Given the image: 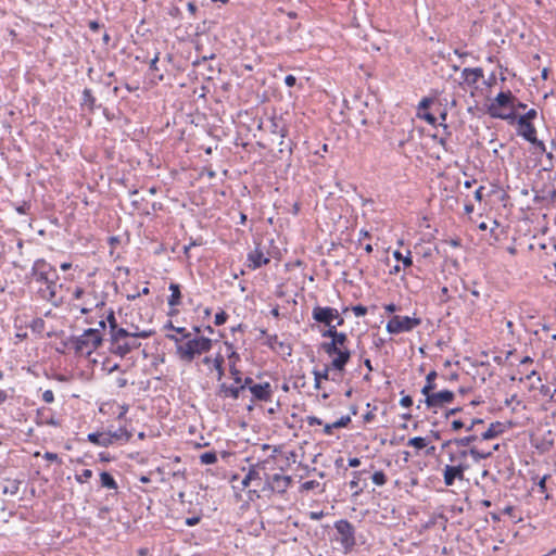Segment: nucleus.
Masks as SVG:
<instances>
[{
	"label": "nucleus",
	"mask_w": 556,
	"mask_h": 556,
	"mask_svg": "<svg viewBox=\"0 0 556 556\" xmlns=\"http://www.w3.org/2000/svg\"><path fill=\"white\" fill-rule=\"evenodd\" d=\"M468 457L470 456L475 463H479L482 459L489 458L492 455V451L478 450L477 447H471L467 450Z\"/></svg>",
	"instance_id": "26"
},
{
	"label": "nucleus",
	"mask_w": 556,
	"mask_h": 556,
	"mask_svg": "<svg viewBox=\"0 0 556 556\" xmlns=\"http://www.w3.org/2000/svg\"><path fill=\"white\" fill-rule=\"evenodd\" d=\"M42 400L46 402V403H52L53 400H54V394L51 390H46L43 393H42Z\"/></svg>",
	"instance_id": "52"
},
{
	"label": "nucleus",
	"mask_w": 556,
	"mask_h": 556,
	"mask_svg": "<svg viewBox=\"0 0 556 556\" xmlns=\"http://www.w3.org/2000/svg\"><path fill=\"white\" fill-rule=\"evenodd\" d=\"M227 314L225 312H219L215 315V325L220 326L226 323Z\"/></svg>",
	"instance_id": "50"
},
{
	"label": "nucleus",
	"mask_w": 556,
	"mask_h": 556,
	"mask_svg": "<svg viewBox=\"0 0 556 556\" xmlns=\"http://www.w3.org/2000/svg\"><path fill=\"white\" fill-rule=\"evenodd\" d=\"M241 384H244V388H245V387H249V388H250V386H253V384H254V383H253V379H252V378H250V377H248V378H245L244 380H242Z\"/></svg>",
	"instance_id": "61"
},
{
	"label": "nucleus",
	"mask_w": 556,
	"mask_h": 556,
	"mask_svg": "<svg viewBox=\"0 0 556 556\" xmlns=\"http://www.w3.org/2000/svg\"><path fill=\"white\" fill-rule=\"evenodd\" d=\"M223 345H224V349H225L226 356H227V358L229 361V364H233L235 366H237V363L239 362L240 356L235 351L233 345L228 343V342H224Z\"/></svg>",
	"instance_id": "31"
},
{
	"label": "nucleus",
	"mask_w": 556,
	"mask_h": 556,
	"mask_svg": "<svg viewBox=\"0 0 556 556\" xmlns=\"http://www.w3.org/2000/svg\"><path fill=\"white\" fill-rule=\"evenodd\" d=\"M92 477V470L90 469H84L79 476L76 477V480L79 483H84L88 481Z\"/></svg>",
	"instance_id": "43"
},
{
	"label": "nucleus",
	"mask_w": 556,
	"mask_h": 556,
	"mask_svg": "<svg viewBox=\"0 0 556 556\" xmlns=\"http://www.w3.org/2000/svg\"><path fill=\"white\" fill-rule=\"evenodd\" d=\"M59 275L56 269L45 260L34 262L30 271V283L35 285L39 295L49 302L56 298Z\"/></svg>",
	"instance_id": "1"
},
{
	"label": "nucleus",
	"mask_w": 556,
	"mask_h": 556,
	"mask_svg": "<svg viewBox=\"0 0 556 556\" xmlns=\"http://www.w3.org/2000/svg\"><path fill=\"white\" fill-rule=\"evenodd\" d=\"M169 338L176 343V356L181 362L188 364L192 363L201 355L208 353L213 348V340L203 336L191 337L190 333H186L182 339H178L174 336Z\"/></svg>",
	"instance_id": "2"
},
{
	"label": "nucleus",
	"mask_w": 556,
	"mask_h": 556,
	"mask_svg": "<svg viewBox=\"0 0 556 556\" xmlns=\"http://www.w3.org/2000/svg\"><path fill=\"white\" fill-rule=\"evenodd\" d=\"M169 290H170V296L168 298V305L169 306L179 305L180 298H181L179 286L176 283H170Z\"/></svg>",
	"instance_id": "29"
},
{
	"label": "nucleus",
	"mask_w": 556,
	"mask_h": 556,
	"mask_svg": "<svg viewBox=\"0 0 556 556\" xmlns=\"http://www.w3.org/2000/svg\"><path fill=\"white\" fill-rule=\"evenodd\" d=\"M538 113L534 109L529 110L525 115H521L518 119L530 122L536 117Z\"/></svg>",
	"instance_id": "49"
},
{
	"label": "nucleus",
	"mask_w": 556,
	"mask_h": 556,
	"mask_svg": "<svg viewBox=\"0 0 556 556\" xmlns=\"http://www.w3.org/2000/svg\"><path fill=\"white\" fill-rule=\"evenodd\" d=\"M265 472V465L264 464H256L252 466L249 470V472L245 475L243 480L241 481V484L243 488H247L251 484L252 481L256 480H263L262 473Z\"/></svg>",
	"instance_id": "17"
},
{
	"label": "nucleus",
	"mask_w": 556,
	"mask_h": 556,
	"mask_svg": "<svg viewBox=\"0 0 556 556\" xmlns=\"http://www.w3.org/2000/svg\"><path fill=\"white\" fill-rule=\"evenodd\" d=\"M203 355V357H199V361L195 362V367L199 371H203L206 375L216 372V378L220 381L224 376V356L222 353H217L215 356L206 354Z\"/></svg>",
	"instance_id": "5"
},
{
	"label": "nucleus",
	"mask_w": 556,
	"mask_h": 556,
	"mask_svg": "<svg viewBox=\"0 0 556 556\" xmlns=\"http://www.w3.org/2000/svg\"><path fill=\"white\" fill-rule=\"evenodd\" d=\"M348 334L341 333L340 336H336V338L331 339L330 342H324L321 344L323 350L329 356H332L336 352H340L342 350H346Z\"/></svg>",
	"instance_id": "11"
},
{
	"label": "nucleus",
	"mask_w": 556,
	"mask_h": 556,
	"mask_svg": "<svg viewBox=\"0 0 556 556\" xmlns=\"http://www.w3.org/2000/svg\"><path fill=\"white\" fill-rule=\"evenodd\" d=\"M476 439H477L476 435H469V437H464V438L455 439L454 443L456 445H458V446H468Z\"/></svg>",
	"instance_id": "42"
},
{
	"label": "nucleus",
	"mask_w": 556,
	"mask_h": 556,
	"mask_svg": "<svg viewBox=\"0 0 556 556\" xmlns=\"http://www.w3.org/2000/svg\"><path fill=\"white\" fill-rule=\"evenodd\" d=\"M421 320L417 317L394 315L387 324L386 329L391 334L412 331Z\"/></svg>",
	"instance_id": "6"
},
{
	"label": "nucleus",
	"mask_w": 556,
	"mask_h": 556,
	"mask_svg": "<svg viewBox=\"0 0 556 556\" xmlns=\"http://www.w3.org/2000/svg\"><path fill=\"white\" fill-rule=\"evenodd\" d=\"M483 420L479 418H470L469 420L466 419V430L471 431L476 425L482 424Z\"/></svg>",
	"instance_id": "47"
},
{
	"label": "nucleus",
	"mask_w": 556,
	"mask_h": 556,
	"mask_svg": "<svg viewBox=\"0 0 556 556\" xmlns=\"http://www.w3.org/2000/svg\"><path fill=\"white\" fill-rule=\"evenodd\" d=\"M84 294V289L80 288V287H77L74 292H73V295L75 299H80Z\"/></svg>",
	"instance_id": "58"
},
{
	"label": "nucleus",
	"mask_w": 556,
	"mask_h": 556,
	"mask_svg": "<svg viewBox=\"0 0 556 556\" xmlns=\"http://www.w3.org/2000/svg\"><path fill=\"white\" fill-rule=\"evenodd\" d=\"M248 261L250 262L249 266L253 269H256L263 265H266L269 262V257L264 254L260 247H256L248 254Z\"/></svg>",
	"instance_id": "16"
},
{
	"label": "nucleus",
	"mask_w": 556,
	"mask_h": 556,
	"mask_svg": "<svg viewBox=\"0 0 556 556\" xmlns=\"http://www.w3.org/2000/svg\"><path fill=\"white\" fill-rule=\"evenodd\" d=\"M150 330H138L128 331L126 329H119L112 334L111 339V351L113 354L124 357L131 351L140 346L139 339H146L152 336Z\"/></svg>",
	"instance_id": "3"
},
{
	"label": "nucleus",
	"mask_w": 556,
	"mask_h": 556,
	"mask_svg": "<svg viewBox=\"0 0 556 556\" xmlns=\"http://www.w3.org/2000/svg\"><path fill=\"white\" fill-rule=\"evenodd\" d=\"M371 479L376 485H383L387 482L386 475L382 471H376Z\"/></svg>",
	"instance_id": "41"
},
{
	"label": "nucleus",
	"mask_w": 556,
	"mask_h": 556,
	"mask_svg": "<svg viewBox=\"0 0 556 556\" xmlns=\"http://www.w3.org/2000/svg\"><path fill=\"white\" fill-rule=\"evenodd\" d=\"M83 102H84V105H87L89 109H92V106L94 104V98L89 89L84 90Z\"/></svg>",
	"instance_id": "39"
},
{
	"label": "nucleus",
	"mask_w": 556,
	"mask_h": 556,
	"mask_svg": "<svg viewBox=\"0 0 556 556\" xmlns=\"http://www.w3.org/2000/svg\"><path fill=\"white\" fill-rule=\"evenodd\" d=\"M21 481L16 479H7L0 483L1 492L4 495L14 496L20 491Z\"/></svg>",
	"instance_id": "22"
},
{
	"label": "nucleus",
	"mask_w": 556,
	"mask_h": 556,
	"mask_svg": "<svg viewBox=\"0 0 556 556\" xmlns=\"http://www.w3.org/2000/svg\"><path fill=\"white\" fill-rule=\"evenodd\" d=\"M519 134L530 142H535V128L531 124V122H526L523 119H518Z\"/></svg>",
	"instance_id": "21"
},
{
	"label": "nucleus",
	"mask_w": 556,
	"mask_h": 556,
	"mask_svg": "<svg viewBox=\"0 0 556 556\" xmlns=\"http://www.w3.org/2000/svg\"><path fill=\"white\" fill-rule=\"evenodd\" d=\"M336 326H342L344 324L343 317L338 313V318H334Z\"/></svg>",
	"instance_id": "62"
},
{
	"label": "nucleus",
	"mask_w": 556,
	"mask_h": 556,
	"mask_svg": "<svg viewBox=\"0 0 556 556\" xmlns=\"http://www.w3.org/2000/svg\"><path fill=\"white\" fill-rule=\"evenodd\" d=\"M102 342V336L98 329H87L75 340L77 353L89 356Z\"/></svg>",
	"instance_id": "4"
},
{
	"label": "nucleus",
	"mask_w": 556,
	"mask_h": 556,
	"mask_svg": "<svg viewBox=\"0 0 556 556\" xmlns=\"http://www.w3.org/2000/svg\"><path fill=\"white\" fill-rule=\"evenodd\" d=\"M503 425L501 422L491 424L486 431L482 433L483 440H490L503 432Z\"/></svg>",
	"instance_id": "25"
},
{
	"label": "nucleus",
	"mask_w": 556,
	"mask_h": 556,
	"mask_svg": "<svg viewBox=\"0 0 556 556\" xmlns=\"http://www.w3.org/2000/svg\"><path fill=\"white\" fill-rule=\"evenodd\" d=\"M229 372L233 378L235 383L240 386L242 382V377L241 371L237 368V366H235L233 364H229Z\"/></svg>",
	"instance_id": "38"
},
{
	"label": "nucleus",
	"mask_w": 556,
	"mask_h": 556,
	"mask_svg": "<svg viewBox=\"0 0 556 556\" xmlns=\"http://www.w3.org/2000/svg\"><path fill=\"white\" fill-rule=\"evenodd\" d=\"M483 77V71L480 67L464 68L462 72L463 83L467 86H475Z\"/></svg>",
	"instance_id": "20"
},
{
	"label": "nucleus",
	"mask_w": 556,
	"mask_h": 556,
	"mask_svg": "<svg viewBox=\"0 0 556 556\" xmlns=\"http://www.w3.org/2000/svg\"><path fill=\"white\" fill-rule=\"evenodd\" d=\"M296 83V78L293 75H287L285 78V84L288 87H293Z\"/></svg>",
	"instance_id": "54"
},
{
	"label": "nucleus",
	"mask_w": 556,
	"mask_h": 556,
	"mask_svg": "<svg viewBox=\"0 0 556 556\" xmlns=\"http://www.w3.org/2000/svg\"><path fill=\"white\" fill-rule=\"evenodd\" d=\"M401 406L403 407H410L413 405V399L409 395H405L400 401Z\"/></svg>",
	"instance_id": "53"
},
{
	"label": "nucleus",
	"mask_w": 556,
	"mask_h": 556,
	"mask_svg": "<svg viewBox=\"0 0 556 556\" xmlns=\"http://www.w3.org/2000/svg\"><path fill=\"white\" fill-rule=\"evenodd\" d=\"M100 480L103 488L115 490L117 488V483L114 478L106 471L100 473Z\"/></svg>",
	"instance_id": "32"
},
{
	"label": "nucleus",
	"mask_w": 556,
	"mask_h": 556,
	"mask_svg": "<svg viewBox=\"0 0 556 556\" xmlns=\"http://www.w3.org/2000/svg\"><path fill=\"white\" fill-rule=\"evenodd\" d=\"M429 444V440L422 437H415L407 441V445L416 448L417 451L426 448Z\"/></svg>",
	"instance_id": "33"
},
{
	"label": "nucleus",
	"mask_w": 556,
	"mask_h": 556,
	"mask_svg": "<svg viewBox=\"0 0 556 556\" xmlns=\"http://www.w3.org/2000/svg\"><path fill=\"white\" fill-rule=\"evenodd\" d=\"M43 457H45L46 459H48V460H51V462H56V460H59V456H58V454H55V453H51V452H47V453L45 454V456H43Z\"/></svg>",
	"instance_id": "56"
},
{
	"label": "nucleus",
	"mask_w": 556,
	"mask_h": 556,
	"mask_svg": "<svg viewBox=\"0 0 556 556\" xmlns=\"http://www.w3.org/2000/svg\"><path fill=\"white\" fill-rule=\"evenodd\" d=\"M312 317L317 323L330 326V324H333L334 318H338V309L329 306H315Z\"/></svg>",
	"instance_id": "8"
},
{
	"label": "nucleus",
	"mask_w": 556,
	"mask_h": 556,
	"mask_svg": "<svg viewBox=\"0 0 556 556\" xmlns=\"http://www.w3.org/2000/svg\"><path fill=\"white\" fill-rule=\"evenodd\" d=\"M265 476V482L268 485V488L278 493H283L290 485L291 478L289 476L275 473L273 476H267L266 472H264Z\"/></svg>",
	"instance_id": "10"
},
{
	"label": "nucleus",
	"mask_w": 556,
	"mask_h": 556,
	"mask_svg": "<svg viewBox=\"0 0 556 556\" xmlns=\"http://www.w3.org/2000/svg\"><path fill=\"white\" fill-rule=\"evenodd\" d=\"M327 330L321 332V337L324 338H336V336H340L342 332H339L337 330V326L334 324H330V326H327Z\"/></svg>",
	"instance_id": "37"
},
{
	"label": "nucleus",
	"mask_w": 556,
	"mask_h": 556,
	"mask_svg": "<svg viewBox=\"0 0 556 556\" xmlns=\"http://www.w3.org/2000/svg\"><path fill=\"white\" fill-rule=\"evenodd\" d=\"M244 390V384H236V386H228L226 383H220L218 389V395L220 397L227 399H239L241 392Z\"/></svg>",
	"instance_id": "18"
},
{
	"label": "nucleus",
	"mask_w": 556,
	"mask_h": 556,
	"mask_svg": "<svg viewBox=\"0 0 556 556\" xmlns=\"http://www.w3.org/2000/svg\"><path fill=\"white\" fill-rule=\"evenodd\" d=\"M329 371L330 367H326L324 370H314V381H315V388H320L321 380H327L329 378Z\"/></svg>",
	"instance_id": "34"
},
{
	"label": "nucleus",
	"mask_w": 556,
	"mask_h": 556,
	"mask_svg": "<svg viewBox=\"0 0 556 556\" xmlns=\"http://www.w3.org/2000/svg\"><path fill=\"white\" fill-rule=\"evenodd\" d=\"M351 422V416L345 415L340 417L337 421L332 422L336 429L345 428Z\"/></svg>",
	"instance_id": "40"
},
{
	"label": "nucleus",
	"mask_w": 556,
	"mask_h": 556,
	"mask_svg": "<svg viewBox=\"0 0 556 556\" xmlns=\"http://www.w3.org/2000/svg\"><path fill=\"white\" fill-rule=\"evenodd\" d=\"M108 434H109L110 439L112 440V444L118 440L129 441L131 438V433L129 431H127L126 428H123V427L118 428L115 431H108Z\"/></svg>",
	"instance_id": "24"
},
{
	"label": "nucleus",
	"mask_w": 556,
	"mask_h": 556,
	"mask_svg": "<svg viewBox=\"0 0 556 556\" xmlns=\"http://www.w3.org/2000/svg\"><path fill=\"white\" fill-rule=\"evenodd\" d=\"M463 428L466 429V420L455 419L451 422V429L455 432L459 431Z\"/></svg>",
	"instance_id": "44"
},
{
	"label": "nucleus",
	"mask_w": 556,
	"mask_h": 556,
	"mask_svg": "<svg viewBox=\"0 0 556 556\" xmlns=\"http://www.w3.org/2000/svg\"><path fill=\"white\" fill-rule=\"evenodd\" d=\"M438 374L437 371L434 370H431L427 377H426V383L424 386V388L421 389V393L426 396L427 394H429L430 392H432L434 389H435V378H437Z\"/></svg>",
	"instance_id": "27"
},
{
	"label": "nucleus",
	"mask_w": 556,
	"mask_h": 556,
	"mask_svg": "<svg viewBox=\"0 0 556 556\" xmlns=\"http://www.w3.org/2000/svg\"><path fill=\"white\" fill-rule=\"evenodd\" d=\"M333 429H336V428H334V427H332V422H331V424H325V425H324V430H323V431H324V433H325L326 435H331V434H332Z\"/></svg>",
	"instance_id": "55"
},
{
	"label": "nucleus",
	"mask_w": 556,
	"mask_h": 556,
	"mask_svg": "<svg viewBox=\"0 0 556 556\" xmlns=\"http://www.w3.org/2000/svg\"><path fill=\"white\" fill-rule=\"evenodd\" d=\"M336 529L341 535L342 545L345 548H352L355 545L353 526L346 520H341L337 522Z\"/></svg>",
	"instance_id": "9"
},
{
	"label": "nucleus",
	"mask_w": 556,
	"mask_h": 556,
	"mask_svg": "<svg viewBox=\"0 0 556 556\" xmlns=\"http://www.w3.org/2000/svg\"><path fill=\"white\" fill-rule=\"evenodd\" d=\"M250 392L254 400L268 402L271 400L273 389L269 382L250 386Z\"/></svg>",
	"instance_id": "13"
},
{
	"label": "nucleus",
	"mask_w": 556,
	"mask_h": 556,
	"mask_svg": "<svg viewBox=\"0 0 556 556\" xmlns=\"http://www.w3.org/2000/svg\"><path fill=\"white\" fill-rule=\"evenodd\" d=\"M332 356L333 358L331 361L330 367L338 371H343L345 365L350 361L351 352L349 349H346L340 352H336Z\"/></svg>",
	"instance_id": "19"
},
{
	"label": "nucleus",
	"mask_w": 556,
	"mask_h": 556,
	"mask_svg": "<svg viewBox=\"0 0 556 556\" xmlns=\"http://www.w3.org/2000/svg\"><path fill=\"white\" fill-rule=\"evenodd\" d=\"M89 27L92 30H97L99 28V24L97 22L92 21V22L89 23Z\"/></svg>",
	"instance_id": "64"
},
{
	"label": "nucleus",
	"mask_w": 556,
	"mask_h": 556,
	"mask_svg": "<svg viewBox=\"0 0 556 556\" xmlns=\"http://www.w3.org/2000/svg\"><path fill=\"white\" fill-rule=\"evenodd\" d=\"M361 464V460L357 457H353L349 459V466L350 467H358Z\"/></svg>",
	"instance_id": "59"
},
{
	"label": "nucleus",
	"mask_w": 556,
	"mask_h": 556,
	"mask_svg": "<svg viewBox=\"0 0 556 556\" xmlns=\"http://www.w3.org/2000/svg\"><path fill=\"white\" fill-rule=\"evenodd\" d=\"M425 403L429 408H441L445 404H450L454 400V393L448 390L439 392H430L425 396Z\"/></svg>",
	"instance_id": "7"
},
{
	"label": "nucleus",
	"mask_w": 556,
	"mask_h": 556,
	"mask_svg": "<svg viewBox=\"0 0 556 556\" xmlns=\"http://www.w3.org/2000/svg\"><path fill=\"white\" fill-rule=\"evenodd\" d=\"M489 111L492 116L503 119L509 118L511 116L510 109H503L494 104L490 105Z\"/></svg>",
	"instance_id": "30"
},
{
	"label": "nucleus",
	"mask_w": 556,
	"mask_h": 556,
	"mask_svg": "<svg viewBox=\"0 0 556 556\" xmlns=\"http://www.w3.org/2000/svg\"><path fill=\"white\" fill-rule=\"evenodd\" d=\"M448 464L450 466H454L458 470L465 473L466 470L469 469L470 464L468 462V453L467 450H459L457 452H453L448 454Z\"/></svg>",
	"instance_id": "12"
},
{
	"label": "nucleus",
	"mask_w": 556,
	"mask_h": 556,
	"mask_svg": "<svg viewBox=\"0 0 556 556\" xmlns=\"http://www.w3.org/2000/svg\"><path fill=\"white\" fill-rule=\"evenodd\" d=\"M465 473L454 466L445 465L443 469V481L446 486H452L455 480L463 481Z\"/></svg>",
	"instance_id": "15"
},
{
	"label": "nucleus",
	"mask_w": 556,
	"mask_h": 556,
	"mask_svg": "<svg viewBox=\"0 0 556 556\" xmlns=\"http://www.w3.org/2000/svg\"><path fill=\"white\" fill-rule=\"evenodd\" d=\"M200 521L199 517H191L186 520V525L189 527L195 526Z\"/></svg>",
	"instance_id": "57"
},
{
	"label": "nucleus",
	"mask_w": 556,
	"mask_h": 556,
	"mask_svg": "<svg viewBox=\"0 0 556 556\" xmlns=\"http://www.w3.org/2000/svg\"><path fill=\"white\" fill-rule=\"evenodd\" d=\"M112 407H114V405H112ZM115 407L117 409L115 412L117 414V418L118 419L124 418L126 413L128 412V405H126V404H123V405L116 404Z\"/></svg>",
	"instance_id": "45"
},
{
	"label": "nucleus",
	"mask_w": 556,
	"mask_h": 556,
	"mask_svg": "<svg viewBox=\"0 0 556 556\" xmlns=\"http://www.w3.org/2000/svg\"><path fill=\"white\" fill-rule=\"evenodd\" d=\"M306 422L308 424V426L323 425V420L316 416H307Z\"/></svg>",
	"instance_id": "51"
},
{
	"label": "nucleus",
	"mask_w": 556,
	"mask_h": 556,
	"mask_svg": "<svg viewBox=\"0 0 556 556\" xmlns=\"http://www.w3.org/2000/svg\"><path fill=\"white\" fill-rule=\"evenodd\" d=\"M200 460L203 465H212L217 462V455L215 452H205L200 455Z\"/></svg>",
	"instance_id": "35"
},
{
	"label": "nucleus",
	"mask_w": 556,
	"mask_h": 556,
	"mask_svg": "<svg viewBox=\"0 0 556 556\" xmlns=\"http://www.w3.org/2000/svg\"><path fill=\"white\" fill-rule=\"evenodd\" d=\"M510 101V92H500L491 104H494L503 109H509Z\"/></svg>",
	"instance_id": "28"
},
{
	"label": "nucleus",
	"mask_w": 556,
	"mask_h": 556,
	"mask_svg": "<svg viewBox=\"0 0 556 556\" xmlns=\"http://www.w3.org/2000/svg\"><path fill=\"white\" fill-rule=\"evenodd\" d=\"M350 486H351V489H358V479L355 478L354 480H352L350 482Z\"/></svg>",
	"instance_id": "63"
},
{
	"label": "nucleus",
	"mask_w": 556,
	"mask_h": 556,
	"mask_svg": "<svg viewBox=\"0 0 556 556\" xmlns=\"http://www.w3.org/2000/svg\"><path fill=\"white\" fill-rule=\"evenodd\" d=\"M108 321H109L110 327H111V336H112V334H114V332H115L116 330H119V329H121V328H118V327H117V325H116V319H115V317H114V313H113V312H111V313L109 314V316H108Z\"/></svg>",
	"instance_id": "46"
},
{
	"label": "nucleus",
	"mask_w": 556,
	"mask_h": 556,
	"mask_svg": "<svg viewBox=\"0 0 556 556\" xmlns=\"http://www.w3.org/2000/svg\"><path fill=\"white\" fill-rule=\"evenodd\" d=\"M352 311L356 317H362L367 314V307H365L363 305L353 306Z\"/></svg>",
	"instance_id": "48"
},
{
	"label": "nucleus",
	"mask_w": 556,
	"mask_h": 556,
	"mask_svg": "<svg viewBox=\"0 0 556 556\" xmlns=\"http://www.w3.org/2000/svg\"><path fill=\"white\" fill-rule=\"evenodd\" d=\"M88 440L99 446H110L112 445V440L110 439L108 431L106 432H96L89 433Z\"/></svg>",
	"instance_id": "23"
},
{
	"label": "nucleus",
	"mask_w": 556,
	"mask_h": 556,
	"mask_svg": "<svg viewBox=\"0 0 556 556\" xmlns=\"http://www.w3.org/2000/svg\"><path fill=\"white\" fill-rule=\"evenodd\" d=\"M393 256L395 260L401 261L405 267H409L413 264L410 252H408L406 256H403L400 251H394Z\"/></svg>",
	"instance_id": "36"
},
{
	"label": "nucleus",
	"mask_w": 556,
	"mask_h": 556,
	"mask_svg": "<svg viewBox=\"0 0 556 556\" xmlns=\"http://www.w3.org/2000/svg\"><path fill=\"white\" fill-rule=\"evenodd\" d=\"M384 309H386L387 312H389V313H393V312H395V311H396V305H395V304H393V303L387 304V305L384 306Z\"/></svg>",
	"instance_id": "60"
},
{
	"label": "nucleus",
	"mask_w": 556,
	"mask_h": 556,
	"mask_svg": "<svg viewBox=\"0 0 556 556\" xmlns=\"http://www.w3.org/2000/svg\"><path fill=\"white\" fill-rule=\"evenodd\" d=\"M431 102H432V100L428 99V98H425L419 102L418 109H417V117L420 119H424L429 125L434 126L437 123V118L432 113L428 112V109H429Z\"/></svg>",
	"instance_id": "14"
}]
</instances>
